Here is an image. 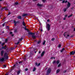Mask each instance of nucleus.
I'll use <instances>...</instances> for the list:
<instances>
[{"mask_svg":"<svg viewBox=\"0 0 75 75\" xmlns=\"http://www.w3.org/2000/svg\"><path fill=\"white\" fill-rule=\"evenodd\" d=\"M28 34L29 35H32L31 37L33 39H35V38H36V36L35 35V33L29 32Z\"/></svg>","mask_w":75,"mask_h":75,"instance_id":"nucleus-1","label":"nucleus"},{"mask_svg":"<svg viewBox=\"0 0 75 75\" xmlns=\"http://www.w3.org/2000/svg\"><path fill=\"white\" fill-rule=\"evenodd\" d=\"M51 69L50 68H49L47 71L46 75H49V74H50L51 73Z\"/></svg>","mask_w":75,"mask_h":75,"instance_id":"nucleus-2","label":"nucleus"},{"mask_svg":"<svg viewBox=\"0 0 75 75\" xmlns=\"http://www.w3.org/2000/svg\"><path fill=\"white\" fill-rule=\"evenodd\" d=\"M4 56V58L6 59H7L8 58V55H7V53L6 52L5 53Z\"/></svg>","mask_w":75,"mask_h":75,"instance_id":"nucleus-3","label":"nucleus"},{"mask_svg":"<svg viewBox=\"0 0 75 75\" xmlns=\"http://www.w3.org/2000/svg\"><path fill=\"white\" fill-rule=\"evenodd\" d=\"M46 28L48 30V31L50 30V25L49 24L47 25Z\"/></svg>","mask_w":75,"mask_h":75,"instance_id":"nucleus-4","label":"nucleus"},{"mask_svg":"<svg viewBox=\"0 0 75 75\" xmlns=\"http://www.w3.org/2000/svg\"><path fill=\"white\" fill-rule=\"evenodd\" d=\"M13 21L14 24V25H17V24H19V23H20V22L18 21L16 22V21L14 20Z\"/></svg>","mask_w":75,"mask_h":75,"instance_id":"nucleus-5","label":"nucleus"},{"mask_svg":"<svg viewBox=\"0 0 75 75\" xmlns=\"http://www.w3.org/2000/svg\"><path fill=\"white\" fill-rule=\"evenodd\" d=\"M67 8H68L69 7H70L71 6V4L69 2H68V4L67 5Z\"/></svg>","mask_w":75,"mask_h":75,"instance_id":"nucleus-6","label":"nucleus"},{"mask_svg":"<svg viewBox=\"0 0 75 75\" xmlns=\"http://www.w3.org/2000/svg\"><path fill=\"white\" fill-rule=\"evenodd\" d=\"M75 53V51H72L70 52V55H74V54Z\"/></svg>","mask_w":75,"mask_h":75,"instance_id":"nucleus-7","label":"nucleus"},{"mask_svg":"<svg viewBox=\"0 0 75 75\" xmlns=\"http://www.w3.org/2000/svg\"><path fill=\"white\" fill-rule=\"evenodd\" d=\"M7 46L6 45L5 47H2V49H5V50H7Z\"/></svg>","mask_w":75,"mask_h":75,"instance_id":"nucleus-8","label":"nucleus"},{"mask_svg":"<svg viewBox=\"0 0 75 75\" xmlns=\"http://www.w3.org/2000/svg\"><path fill=\"white\" fill-rule=\"evenodd\" d=\"M4 58H2L0 59V62L1 61V62H3V61H4Z\"/></svg>","mask_w":75,"mask_h":75,"instance_id":"nucleus-9","label":"nucleus"},{"mask_svg":"<svg viewBox=\"0 0 75 75\" xmlns=\"http://www.w3.org/2000/svg\"><path fill=\"white\" fill-rule=\"evenodd\" d=\"M28 14L27 13L24 14L22 15L23 17H25V16H27Z\"/></svg>","mask_w":75,"mask_h":75,"instance_id":"nucleus-10","label":"nucleus"},{"mask_svg":"<svg viewBox=\"0 0 75 75\" xmlns=\"http://www.w3.org/2000/svg\"><path fill=\"white\" fill-rule=\"evenodd\" d=\"M4 53V51H2L1 52V56H3V54Z\"/></svg>","mask_w":75,"mask_h":75,"instance_id":"nucleus-11","label":"nucleus"},{"mask_svg":"<svg viewBox=\"0 0 75 75\" xmlns=\"http://www.w3.org/2000/svg\"><path fill=\"white\" fill-rule=\"evenodd\" d=\"M45 53V52L43 51L42 52V54H41V56L42 57L44 55V53Z\"/></svg>","mask_w":75,"mask_h":75,"instance_id":"nucleus-12","label":"nucleus"},{"mask_svg":"<svg viewBox=\"0 0 75 75\" xmlns=\"http://www.w3.org/2000/svg\"><path fill=\"white\" fill-rule=\"evenodd\" d=\"M42 5L41 4H37V6H39V7H41V6H42Z\"/></svg>","mask_w":75,"mask_h":75,"instance_id":"nucleus-13","label":"nucleus"},{"mask_svg":"<svg viewBox=\"0 0 75 75\" xmlns=\"http://www.w3.org/2000/svg\"><path fill=\"white\" fill-rule=\"evenodd\" d=\"M60 71V70H59V69H57L56 71V74H58V73H59Z\"/></svg>","mask_w":75,"mask_h":75,"instance_id":"nucleus-14","label":"nucleus"},{"mask_svg":"<svg viewBox=\"0 0 75 75\" xmlns=\"http://www.w3.org/2000/svg\"><path fill=\"white\" fill-rule=\"evenodd\" d=\"M22 24L23 26H25V25L26 24L25 23H24V21H23L22 23Z\"/></svg>","mask_w":75,"mask_h":75,"instance_id":"nucleus-15","label":"nucleus"},{"mask_svg":"<svg viewBox=\"0 0 75 75\" xmlns=\"http://www.w3.org/2000/svg\"><path fill=\"white\" fill-rule=\"evenodd\" d=\"M17 18L18 19H21V16H18Z\"/></svg>","mask_w":75,"mask_h":75,"instance_id":"nucleus-16","label":"nucleus"},{"mask_svg":"<svg viewBox=\"0 0 75 75\" xmlns=\"http://www.w3.org/2000/svg\"><path fill=\"white\" fill-rule=\"evenodd\" d=\"M10 34H11L12 37H13L14 36V35L13 34V32H11L10 33Z\"/></svg>","mask_w":75,"mask_h":75,"instance_id":"nucleus-17","label":"nucleus"},{"mask_svg":"<svg viewBox=\"0 0 75 75\" xmlns=\"http://www.w3.org/2000/svg\"><path fill=\"white\" fill-rule=\"evenodd\" d=\"M67 8H65L64 9V12H65V11H67Z\"/></svg>","mask_w":75,"mask_h":75,"instance_id":"nucleus-18","label":"nucleus"},{"mask_svg":"<svg viewBox=\"0 0 75 75\" xmlns=\"http://www.w3.org/2000/svg\"><path fill=\"white\" fill-rule=\"evenodd\" d=\"M50 59H55V58L54 57H51Z\"/></svg>","mask_w":75,"mask_h":75,"instance_id":"nucleus-19","label":"nucleus"},{"mask_svg":"<svg viewBox=\"0 0 75 75\" xmlns=\"http://www.w3.org/2000/svg\"><path fill=\"white\" fill-rule=\"evenodd\" d=\"M56 63L57 64H58L59 63V60H58L57 61V62H56Z\"/></svg>","mask_w":75,"mask_h":75,"instance_id":"nucleus-20","label":"nucleus"},{"mask_svg":"<svg viewBox=\"0 0 75 75\" xmlns=\"http://www.w3.org/2000/svg\"><path fill=\"white\" fill-rule=\"evenodd\" d=\"M36 69V68H35V67H34L33 68V71H35Z\"/></svg>","mask_w":75,"mask_h":75,"instance_id":"nucleus-21","label":"nucleus"},{"mask_svg":"<svg viewBox=\"0 0 75 75\" xmlns=\"http://www.w3.org/2000/svg\"><path fill=\"white\" fill-rule=\"evenodd\" d=\"M18 64V63H16V64H14L13 66V67H16V66H17V64Z\"/></svg>","mask_w":75,"mask_h":75,"instance_id":"nucleus-22","label":"nucleus"},{"mask_svg":"<svg viewBox=\"0 0 75 75\" xmlns=\"http://www.w3.org/2000/svg\"><path fill=\"white\" fill-rule=\"evenodd\" d=\"M20 71H18L17 72V74H20Z\"/></svg>","mask_w":75,"mask_h":75,"instance_id":"nucleus-23","label":"nucleus"},{"mask_svg":"<svg viewBox=\"0 0 75 75\" xmlns=\"http://www.w3.org/2000/svg\"><path fill=\"white\" fill-rule=\"evenodd\" d=\"M27 59L26 58V57H25L23 59L24 61H26Z\"/></svg>","mask_w":75,"mask_h":75,"instance_id":"nucleus-24","label":"nucleus"},{"mask_svg":"<svg viewBox=\"0 0 75 75\" xmlns=\"http://www.w3.org/2000/svg\"><path fill=\"white\" fill-rule=\"evenodd\" d=\"M45 41H44L43 43V45H45Z\"/></svg>","mask_w":75,"mask_h":75,"instance_id":"nucleus-25","label":"nucleus"},{"mask_svg":"<svg viewBox=\"0 0 75 75\" xmlns=\"http://www.w3.org/2000/svg\"><path fill=\"white\" fill-rule=\"evenodd\" d=\"M6 29L9 30V27H8V26H6Z\"/></svg>","mask_w":75,"mask_h":75,"instance_id":"nucleus-26","label":"nucleus"},{"mask_svg":"<svg viewBox=\"0 0 75 75\" xmlns=\"http://www.w3.org/2000/svg\"><path fill=\"white\" fill-rule=\"evenodd\" d=\"M38 44H40V43H41V41H39L38 42Z\"/></svg>","mask_w":75,"mask_h":75,"instance_id":"nucleus-27","label":"nucleus"},{"mask_svg":"<svg viewBox=\"0 0 75 75\" xmlns=\"http://www.w3.org/2000/svg\"><path fill=\"white\" fill-rule=\"evenodd\" d=\"M61 64H59L58 66V67H61Z\"/></svg>","mask_w":75,"mask_h":75,"instance_id":"nucleus-28","label":"nucleus"},{"mask_svg":"<svg viewBox=\"0 0 75 75\" xmlns=\"http://www.w3.org/2000/svg\"><path fill=\"white\" fill-rule=\"evenodd\" d=\"M7 41H8V39H6L5 40V42H7Z\"/></svg>","mask_w":75,"mask_h":75,"instance_id":"nucleus-29","label":"nucleus"},{"mask_svg":"<svg viewBox=\"0 0 75 75\" xmlns=\"http://www.w3.org/2000/svg\"><path fill=\"white\" fill-rule=\"evenodd\" d=\"M3 67L4 68H6V67H7V66H6V65H4Z\"/></svg>","mask_w":75,"mask_h":75,"instance_id":"nucleus-30","label":"nucleus"},{"mask_svg":"<svg viewBox=\"0 0 75 75\" xmlns=\"http://www.w3.org/2000/svg\"><path fill=\"white\" fill-rule=\"evenodd\" d=\"M55 40V38H52V41H54Z\"/></svg>","mask_w":75,"mask_h":75,"instance_id":"nucleus-31","label":"nucleus"},{"mask_svg":"<svg viewBox=\"0 0 75 75\" xmlns=\"http://www.w3.org/2000/svg\"><path fill=\"white\" fill-rule=\"evenodd\" d=\"M23 39V38H21L19 40V41H21V40H22Z\"/></svg>","mask_w":75,"mask_h":75,"instance_id":"nucleus-32","label":"nucleus"},{"mask_svg":"<svg viewBox=\"0 0 75 75\" xmlns=\"http://www.w3.org/2000/svg\"><path fill=\"white\" fill-rule=\"evenodd\" d=\"M66 33H67L66 32H65L64 33V37H65V36H66V35L65 34Z\"/></svg>","mask_w":75,"mask_h":75,"instance_id":"nucleus-33","label":"nucleus"},{"mask_svg":"<svg viewBox=\"0 0 75 75\" xmlns=\"http://www.w3.org/2000/svg\"><path fill=\"white\" fill-rule=\"evenodd\" d=\"M72 14H71V15H69V16L68 17L69 18V17H72Z\"/></svg>","mask_w":75,"mask_h":75,"instance_id":"nucleus-34","label":"nucleus"},{"mask_svg":"<svg viewBox=\"0 0 75 75\" xmlns=\"http://www.w3.org/2000/svg\"><path fill=\"white\" fill-rule=\"evenodd\" d=\"M4 8H2L1 9V11H3V9H4Z\"/></svg>","mask_w":75,"mask_h":75,"instance_id":"nucleus-35","label":"nucleus"},{"mask_svg":"<svg viewBox=\"0 0 75 75\" xmlns=\"http://www.w3.org/2000/svg\"><path fill=\"white\" fill-rule=\"evenodd\" d=\"M17 30H15V31H14V33H17Z\"/></svg>","mask_w":75,"mask_h":75,"instance_id":"nucleus-36","label":"nucleus"},{"mask_svg":"<svg viewBox=\"0 0 75 75\" xmlns=\"http://www.w3.org/2000/svg\"><path fill=\"white\" fill-rule=\"evenodd\" d=\"M42 1L43 3H45V0H42Z\"/></svg>","mask_w":75,"mask_h":75,"instance_id":"nucleus-37","label":"nucleus"},{"mask_svg":"<svg viewBox=\"0 0 75 75\" xmlns=\"http://www.w3.org/2000/svg\"><path fill=\"white\" fill-rule=\"evenodd\" d=\"M55 62H56V61H55V60H54L53 61V64H55Z\"/></svg>","mask_w":75,"mask_h":75,"instance_id":"nucleus-38","label":"nucleus"},{"mask_svg":"<svg viewBox=\"0 0 75 75\" xmlns=\"http://www.w3.org/2000/svg\"><path fill=\"white\" fill-rule=\"evenodd\" d=\"M25 71H28V69L26 68L25 69Z\"/></svg>","mask_w":75,"mask_h":75,"instance_id":"nucleus-39","label":"nucleus"},{"mask_svg":"<svg viewBox=\"0 0 75 75\" xmlns=\"http://www.w3.org/2000/svg\"><path fill=\"white\" fill-rule=\"evenodd\" d=\"M18 2H16L15 3V4H16V5H17V4H18Z\"/></svg>","mask_w":75,"mask_h":75,"instance_id":"nucleus-40","label":"nucleus"},{"mask_svg":"<svg viewBox=\"0 0 75 75\" xmlns=\"http://www.w3.org/2000/svg\"><path fill=\"white\" fill-rule=\"evenodd\" d=\"M19 43H20V42H17V43H16V44H19Z\"/></svg>","mask_w":75,"mask_h":75,"instance_id":"nucleus-41","label":"nucleus"},{"mask_svg":"<svg viewBox=\"0 0 75 75\" xmlns=\"http://www.w3.org/2000/svg\"><path fill=\"white\" fill-rule=\"evenodd\" d=\"M65 0H63V1H62V3H65Z\"/></svg>","mask_w":75,"mask_h":75,"instance_id":"nucleus-42","label":"nucleus"},{"mask_svg":"<svg viewBox=\"0 0 75 75\" xmlns=\"http://www.w3.org/2000/svg\"><path fill=\"white\" fill-rule=\"evenodd\" d=\"M24 29L26 30H28V29H27L25 27L24 28Z\"/></svg>","mask_w":75,"mask_h":75,"instance_id":"nucleus-43","label":"nucleus"},{"mask_svg":"<svg viewBox=\"0 0 75 75\" xmlns=\"http://www.w3.org/2000/svg\"><path fill=\"white\" fill-rule=\"evenodd\" d=\"M67 2H68V1L66 0L65 1V3L66 4Z\"/></svg>","mask_w":75,"mask_h":75,"instance_id":"nucleus-44","label":"nucleus"},{"mask_svg":"<svg viewBox=\"0 0 75 75\" xmlns=\"http://www.w3.org/2000/svg\"><path fill=\"white\" fill-rule=\"evenodd\" d=\"M33 48L32 47H30V51H31L32 49H33Z\"/></svg>","mask_w":75,"mask_h":75,"instance_id":"nucleus-45","label":"nucleus"},{"mask_svg":"<svg viewBox=\"0 0 75 75\" xmlns=\"http://www.w3.org/2000/svg\"><path fill=\"white\" fill-rule=\"evenodd\" d=\"M11 14V13H10V12H9L8 14V16L9 15H10V14Z\"/></svg>","mask_w":75,"mask_h":75,"instance_id":"nucleus-46","label":"nucleus"},{"mask_svg":"<svg viewBox=\"0 0 75 75\" xmlns=\"http://www.w3.org/2000/svg\"><path fill=\"white\" fill-rule=\"evenodd\" d=\"M40 63L38 64L37 66L38 67V66H40Z\"/></svg>","mask_w":75,"mask_h":75,"instance_id":"nucleus-47","label":"nucleus"},{"mask_svg":"<svg viewBox=\"0 0 75 75\" xmlns=\"http://www.w3.org/2000/svg\"><path fill=\"white\" fill-rule=\"evenodd\" d=\"M5 25V24L4 23L3 24H2V26H3V27H4Z\"/></svg>","mask_w":75,"mask_h":75,"instance_id":"nucleus-48","label":"nucleus"},{"mask_svg":"<svg viewBox=\"0 0 75 75\" xmlns=\"http://www.w3.org/2000/svg\"><path fill=\"white\" fill-rule=\"evenodd\" d=\"M59 48H60V47H61V45H59V46H58Z\"/></svg>","mask_w":75,"mask_h":75,"instance_id":"nucleus-49","label":"nucleus"},{"mask_svg":"<svg viewBox=\"0 0 75 75\" xmlns=\"http://www.w3.org/2000/svg\"><path fill=\"white\" fill-rule=\"evenodd\" d=\"M5 44V43H3V44H2V46H3V45H4V44Z\"/></svg>","mask_w":75,"mask_h":75,"instance_id":"nucleus-50","label":"nucleus"},{"mask_svg":"<svg viewBox=\"0 0 75 75\" xmlns=\"http://www.w3.org/2000/svg\"><path fill=\"white\" fill-rule=\"evenodd\" d=\"M62 50L64 51L65 50V49L64 48H63L62 49Z\"/></svg>","mask_w":75,"mask_h":75,"instance_id":"nucleus-51","label":"nucleus"},{"mask_svg":"<svg viewBox=\"0 0 75 75\" xmlns=\"http://www.w3.org/2000/svg\"><path fill=\"white\" fill-rule=\"evenodd\" d=\"M63 51H64V50H61L60 51V52H63Z\"/></svg>","mask_w":75,"mask_h":75,"instance_id":"nucleus-52","label":"nucleus"},{"mask_svg":"<svg viewBox=\"0 0 75 75\" xmlns=\"http://www.w3.org/2000/svg\"><path fill=\"white\" fill-rule=\"evenodd\" d=\"M35 64L36 65V66H37V65H38V64H37V63H36Z\"/></svg>","mask_w":75,"mask_h":75,"instance_id":"nucleus-53","label":"nucleus"},{"mask_svg":"<svg viewBox=\"0 0 75 75\" xmlns=\"http://www.w3.org/2000/svg\"><path fill=\"white\" fill-rule=\"evenodd\" d=\"M5 10H8V9H7V8H5Z\"/></svg>","mask_w":75,"mask_h":75,"instance_id":"nucleus-54","label":"nucleus"},{"mask_svg":"<svg viewBox=\"0 0 75 75\" xmlns=\"http://www.w3.org/2000/svg\"><path fill=\"white\" fill-rule=\"evenodd\" d=\"M22 62H20L19 63V64H21V63H22Z\"/></svg>","mask_w":75,"mask_h":75,"instance_id":"nucleus-55","label":"nucleus"},{"mask_svg":"<svg viewBox=\"0 0 75 75\" xmlns=\"http://www.w3.org/2000/svg\"><path fill=\"white\" fill-rule=\"evenodd\" d=\"M47 22H49V21H50V20L49 19H48L47 20Z\"/></svg>","mask_w":75,"mask_h":75,"instance_id":"nucleus-56","label":"nucleus"},{"mask_svg":"<svg viewBox=\"0 0 75 75\" xmlns=\"http://www.w3.org/2000/svg\"><path fill=\"white\" fill-rule=\"evenodd\" d=\"M41 53V51H39V54H40Z\"/></svg>","mask_w":75,"mask_h":75,"instance_id":"nucleus-57","label":"nucleus"},{"mask_svg":"<svg viewBox=\"0 0 75 75\" xmlns=\"http://www.w3.org/2000/svg\"><path fill=\"white\" fill-rule=\"evenodd\" d=\"M40 31H41V32H42V31H42V29H41V30H40Z\"/></svg>","mask_w":75,"mask_h":75,"instance_id":"nucleus-58","label":"nucleus"},{"mask_svg":"<svg viewBox=\"0 0 75 75\" xmlns=\"http://www.w3.org/2000/svg\"><path fill=\"white\" fill-rule=\"evenodd\" d=\"M2 33L3 34L4 33V31H3Z\"/></svg>","mask_w":75,"mask_h":75,"instance_id":"nucleus-59","label":"nucleus"},{"mask_svg":"<svg viewBox=\"0 0 75 75\" xmlns=\"http://www.w3.org/2000/svg\"><path fill=\"white\" fill-rule=\"evenodd\" d=\"M67 37H69V35H67Z\"/></svg>","mask_w":75,"mask_h":75,"instance_id":"nucleus-60","label":"nucleus"},{"mask_svg":"<svg viewBox=\"0 0 75 75\" xmlns=\"http://www.w3.org/2000/svg\"><path fill=\"white\" fill-rule=\"evenodd\" d=\"M74 31H75V28H74Z\"/></svg>","mask_w":75,"mask_h":75,"instance_id":"nucleus-61","label":"nucleus"},{"mask_svg":"<svg viewBox=\"0 0 75 75\" xmlns=\"http://www.w3.org/2000/svg\"><path fill=\"white\" fill-rule=\"evenodd\" d=\"M33 1H37V0H33Z\"/></svg>","mask_w":75,"mask_h":75,"instance_id":"nucleus-62","label":"nucleus"},{"mask_svg":"<svg viewBox=\"0 0 75 75\" xmlns=\"http://www.w3.org/2000/svg\"><path fill=\"white\" fill-rule=\"evenodd\" d=\"M63 20H65V18H64V19H63Z\"/></svg>","mask_w":75,"mask_h":75,"instance_id":"nucleus-63","label":"nucleus"},{"mask_svg":"<svg viewBox=\"0 0 75 75\" xmlns=\"http://www.w3.org/2000/svg\"><path fill=\"white\" fill-rule=\"evenodd\" d=\"M11 50H13V48H11Z\"/></svg>","mask_w":75,"mask_h":75,"instance_id":"nucleus-64","label":"nucleus"}]
</instances>
